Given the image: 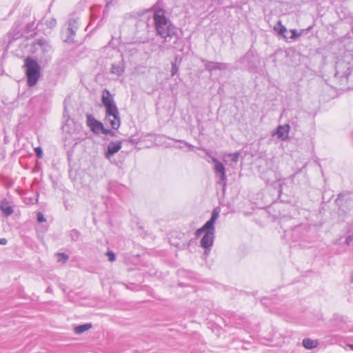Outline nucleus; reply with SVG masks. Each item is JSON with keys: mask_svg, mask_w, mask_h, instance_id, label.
<instances>
[{"mask_svg": "<svg viewBox=\"0 0 353 353\" xmlns=\"http://www.w3.org/2000/svg\"><path fill=\"white\" fill-rule=\"evenodd\" d=\"M152 21L154 23L157 35L163 39V42H170L177 35L176 28L165 16V11L162 8H157L152 14Z\"/></svg>", "mask_w": 353, "mask_h": 353, "instance_id": "1", "label": "nucleus"}, {"mask_svg": "<svg viewBox=\"0 0 353 353\" xmlns=\"http://www.w3.org/2000/svg\"><path fill=\"white\" fill-rule=\"evenodd\" d=\"M124 63L123 60H121L117 63H114L112 64L110 72L117 76H121L124 72Z\"/></svg>", "mask_w": 353, "mask_h": 353, "instance_id": "16", "label": "nucleus"}, {"mask_svg": "<svg viewBox=\"0 0 353 353\" xmlns=\"http://www.w3.org/2000/svg\"><path fill=\"white\" fill-rule=\"evenodd\" d=\"M212 161L214 163V171L216 176L219 177V182H223L224 185L227 181V176L225 174V168L224 165L214 157H211Z\"/></svg>", "mask_w": 353, "mask_h": 353, "instance_id": "6", "label": "nucleus"}, {"mask_svg": "<svg viewBox=\"0 0 353 353\" xmlns=\"http://www.w3.org/2000/svg\"><path fill=\"white\" fill-rule=\"evenodd\" d=\"M239 158V152L230 153L224 156V161L226 163H229L230 165L233 166L236 164Z\"/></svg>", "mask_w": 353, "mask_h": 353, "instance_id": "19", "label": "nucleus"}, {"mask_svg": "<svg viewBox=\"0 0 353 353\" xmlns=\"http://www.w3.org/2000/svg\"><path fill=\"white\" fill-rule=\"evenodd\" d=\"M219 214L218 208H214L212 212L210 219L202 226L205 232L214 233V223L217 219Z\"/></svg>", "mask_w": 353, "mask_h": 353, "instance_id": "10", "label": "nucleus"}, {"mask_svg": "<svg viewBox=\"0 0 353 353\" xmlns=\"http://www.w3.org/2000/svg\"><path fill=\"white\" fill-rule=\"evenodd\" d=\"M27 84L29 87L35 85L40 77L41 66L33 59L27 57L24 61Z\"/></svg>", "mask_w": 353, "mask_h": 353, "instance_id": "3", "label": "nucleus"}, {"mask_svg": "<svg viewBox=\"0 0 353 353\" xmlns=\"http://www.w3.org/2000/svg\"><path fill=\"white\" fill-rule=\"evenodd\" d=\"M91 327H92L91 323H85V324H83V325H79L74 328V332L76 334H82L83 332L88 330L90 328H91Z\"/></svg>", "mask_w": 353, "mask_h": 353, "instance_id": "21", "label": "nucleus"}, {"mask_svg": "<svg viewBox=\"0 0 353 353\" xmlns=\"http://www.w3.org/2000/svg\"><path fill=\"white\" fill-rule=\"evenodd\" d=\"M201 62L204 64L205 70L209 72L214 70H226L228 69V64L226 63L210 61L204 59H201Z\"/></svg>", "mask_w": 353, "mask_h": 353, "instance_id": "8", "label": "nucleus"}, {"mask_svg": "<svg viewBox=\"0 0 353 353\" xmlns=\"http://www.w3.org/2000/svg\"><path fill=\"white\" fill-rule=\"evenodd\" d=\"M86 123L90 130L96 134H101L103 129V123L97 120L92 114L86 115Z\"/></svg>", "mask_w": 353, "mask_h": 353, "instance_id": "7", "label": "nucleus"}, {"mask_svg": "<svg viewBox=\"0 0 353 353\" xmlns=\"http://www.w3.org/2000/svg\"><path fill=\"white\" fill-rule=\"evenodd\" d=\"M160 4H161V0H158V2L157 3L156 6H155V8L160 6Z\"/></svg>", "mask_w": 353, "mask_h": 353, "instance_id": "38", "label": "nucleus"}, {"mask_svg": "<svg viewBox=\"0 0 353 353\" xmlns=\"http://www.w3.org/2000/svg\"><path fill=\"white\" fill-rule=\"evenodd\" d=\"M353 240V234H349L347 237H346V239H345V244L347 245H350V243L351 241Z\"/></svg>", "mask_w": 353, "mask_h": 353, "instance_id": "34", "label": "nucleus"}, {"mask_svg": "<svg viewBox=\"0 0 353 353\" xmlns=\"http://www.w3.org/2000/svg\"><path fill=\"white\" fill-rule=\"evenodd\" d=\"M79 28V22L77 19H70L68 21V28L63 32V41L66 43L74 42V36Z\"/></svg>", "mask_w": 353, "mask_h": 353, "instance_id": "5", "label": "nucleus"}, {"mask_svg": "<svg viewBox=\"0 0 353 353\" xmlns=\"http://www.w3.org/2000/svg\"><path fill=\"white\" fill-rule=\"evenodd\" d=\"M318 342L316 341L312 340L310 339H304L303 340V345L306 349H312L316 347Z\"/></svg>", "mask_w": 353, "mask_h": 353, "instance_id": "20", "label": "nucleus"}, {"mask_svg": "<svg viewBox=\"0 0 353 353\" xmlns=\"http://www.w3.org/2000/svg\"><path fill=\"white\" fill-rule=\"evenodd\" d=\"M203 232H205V230L203 229V228L201 227V228L196 230V231L195 232V236L196 237H199V236H201Z\"/></svg>", "mask_w": 353, "mask_h": 353, "instance_id": "35", "label": "nucleus"}, {"mask_svg": "<svg viewBox=\"0 0 353 353\" xmlns=\"http://www.w3.org/2000/svg\"><path fill=\"white\" fill-rule=\"evenodd\" d=\"M101 134H105V135H110L112 137L114 136L115 133L112 131L111 130L106 129L103 127V129L102 130Z\"/></svg>", "mask_w": 353, "mask_h": 353, "instance_id": "28", "label": "nucleus"}, {"mask_svg": "<svg viewBox=\"0 0 353 353\" xmlns=\"http://www.w3.org/2000/svg\"><path fill=\"white\" fill-rule=\"evenodd\" d=\"M35 44L40 47L41 50L47 57H50L49 53L51 52V46L44 39H38Z\"/></svg>", "mask_w": 353, "mask_h": 353, "instance_id": "17", "label": "nucleus"}, {"mask_svg": "<svg viewBox=\"0 0 353 353\" xmlns=\"http://www.w3.org/2000/svg\"><path fill=\"white\" fill-rule=\"evenodd\" d=\"M106 254L108 257V260L110 262L115 261V259H116L115 254L112 251H108Z\"/></svg>", "mask_w": 353, "mask_h": 353, "instance_id": "30", "label": "nucleus"}, {"mask_svg": "<svg viewBox=\"0 0 353 353\" xmlns=\"http://www.w3.org/2000/svg\"><path fill=\"white\" fill-rule=\"evenodd\" d=\"M178 70H179V68L176 65V63L175 62L172 63L171 75L174 76V74H176L178 72Z\"/></svg>", "mask_w": 353, "mask_h": 353, "instance_id": "29", "label": "nucleus"}, {"mask_svg": "<svg viewBox=\"0 0 353 353\" xmlns=\"http://www.w3.org/2000/svg\"><path fill=\"white\" fill-rule=\"evenodd\" d=\"M57 256L59 262L65 263L69 259L68 255L65 253H58Z\"/></svg>", "mask_w": 353, "mask_h": 353, "instance_id": "24", "label": "nucleus"}, {"mask_svg": "<svg viewBox=\"0 0 353 353\" xmlns=\"http://www.w3.org/2000/svg\"><path fill=\"white\" fill-rule=\"evenodd\" d=\"M214 239V232H205L201 240V246L205 249V253L208 254V252L213 245Z\"/></svg>", "mask_w": 353, "mask_h": 353, "instance_id": "11", "label": "nucleus"}, {"mask_svg": "<svg viewBox=\"0 0 353 353\" xmlns=\"http://www.w3.org/2000/svg\"><path fill=\"white\" fill-rule=\"evenodd\" d=\"M69 236L72 241H77L80 236V232L77 230H72L69 232Z\"/></svg>", "mask_w": 353, "mask_h": 353, "instance_id": "22", "label": "nucleus"}, {"mask_svg": "<svg viewBox=\"0 0 353 353\" xmlns=\"http://www.w3.org/2000/svg\"><path fill=\"white\" fill-rule=\"evenodd\" d=\"M101 101L105 108V119L110 123L112 129H119L121 125L119 112L114 101V96L108 89L103 90Z\"/></svg>", "mask_w": 353, "mask_h": 353, "instance_id": "2", "label": "nucleus"}, {"mask_svg": "<svg viewBox=\"0 0 353 353\" xmlns=\"http://www.w3.org/2000/svg\"><path fill=\"white\" fill-rule=\"evenodd\" d=\"M34 152H35V154L36 156L41 159L43 157V150L41 147H37L34 148Z\"/></svg>", "mask_w": 353, "mask_h": 353, "instance_id": "27", "label": "nucleus"}, {"mask_svg": "<svg viewBox=\"0 0 353 353\" xmlns=\"http://www.w3.org/2000/svg\"><path fill=\"white\" fill-rule=\"evenodd\" d=\"M291 36L289 39L294 40L302 34V32L298 33L295 29L290 30Z\"/></svg>", "mask_w": 353, "mask_h": 353, "instance_id": "25", "label": "nucleus"}, {"mask_svg": "<svg viewBox=\"0 0 353 353\" xmlns=\"http://www.w3.org/2000/svg\"><path fill=\"white\" fill-rule=\"evenodd\" d=\"M290 130V126L289 124L280 125L277 127L274 134H276L279 139L285 141L289 137Z\"/></svg>", "mask_w": 353, "mask_h": 353, "instance_id": "14", "label": "nucleus"}, {"mask_svg": "<svg viewBox=\"0 0 353 353\" xmlns=\"http://www.w3.org/2000/svg\"><path fill=\"white\" fill-rule=\"evenodd\" d=\"M350 281L353 283V272L352 273Z\"/></svg>", "mask_w": 353, "mask_h": 353, "instance_id": "39", "label": "nucleus"}, {"mask_svg": "<svg viewBox=\"0 0 353 353\" xmlns=\"http://www.w3.org/2000/svg\"><path fill=\"white\" fill-rule=\"evenodd\" d=\"M152 13L149 11L142 13L136 23L137 29L143 28L148 30L150 27Z\"/></svg>", "mask_w": 353, "mask_h": 353, "instance_id": "9", "label": "nucleus"}, {"mask_svg": "<svg viewBox=\"0 0 353 353\" xmlns=\"http://www.w3.org/2000/svg\"><path fill=\"white\" fill-rule=\"evenodd\" d=\"M178 142H180V143H183L184 145H185L186 146H188L190 149L192 150L194 148V146L192 145H191L190 143L186 142L185 141H183V140H178L177 141Z\"/></svg>", "mask_w": 353, "mask_h": 353, "instance_id": "36", "label": "nucleus"}, {"mask_svg": "<svg viewBox=\"0 0 353 353\" xmlns=\"http://www.w3.org/2000/svg\"><path fill=\"white\" fill-rule=\"evenodd\" d=\"M47 26H49L50 28H53L56 26L57 24V21L55 19H51L49 21H47V23H46Z\"/></svg>", "mask_w": 353, "mask_h": 353, "instance_id": "32", "label": "nucleus"}, {"mask_svg": "<svg viewBox=\"0 0 353 353\" xmlns=\"http://www.w3.org/2000/svg\"><path fill=\"white\" fill-rule=\"evenodd\" d=\"M34 23L32 22V23H28V24H26V31L25 32L26 33H29V32H31L34 30Z\"/></svg>", "mask_w": 353, "mask_h": 353, "instance_id": "26", "label": "nucleus"}, {"mask_svg": "<svg viewBox=\"0 0 353 353\" xmlns=\"http://www.w3.org/2000/svg\"><path fill=\"white\" fill-rule=\"evenodd\" d=\"M346 230L348 234H353V222L347 223V225L346 226Z\"/></svg>", "mask_w": 353, "mask_h": 353, "instance_id": "31", "label": "nucleus"}, {"mask_svg": "<svg viewBox=\"0 0 353 353\" xmlns=\"http://www.w3.org/2000/svg\"><path fill=\"white\" fill-rule=\"evenodd\" d=\"M37 221L39 223L46 221V218L44 217L43 214L40 212L37 213Z\"/></svg>", "mask_w": 353, "mask_h": 353, "instance_id": "33", "label": "nucleus"}, {"mask_svg": "<svg viewBox=\"0 0 353 353\" xmlns=\"http://www.w3.org/2000/svg\"><path fill=\"white\" fill-rule=\"evenodd\" d=\"M342 65L341 64L336 65L334 78L339 79L341 82V85H347V88H353V69L347 68L346 70L341 73L339 71Z\"/></svg>", "mask_w": 353, "mask_h": 353, "instance_id": "4", "label": "nucleus"}, {"mask_svg": "<svg viewBox=\"0 0 353 353\" xmlns=\"http://www.w3.org/2000/svg\"><path fill=\"white\" fill-rule=\"evenodd\" d=\"M7 239L5 238L0 239V245H4L7 244Z\"/></svg>", "mask_w": 353, "mask_h": 353, "instance_id": "37", "label": "nucleus"}, {"mask_svg": "<svg viewBox=\"0 0 353 353\" xmlns=\"http://www.w3.org/2000/svg\"><path fill=\"white\" fill-rule=\"evenodd\" d=\"M0 210L3 212V214L6 216H10L14 212L13 208L6 199H3L2 201H1Z\"/></svg>", "mask_w": 353, "mask_h": 353, "instance_id": "18", "label": "nucleus"}, {"mask_svg": "<svg viewBox=\"0 0 353 353\" xmlns=\"http://www.w3.org/2000/svg\"><path fill=\"white\" fill-rule=\"evenodd\" d=\"M253 57L254 54L252 51L249 50L239 59V62L243 64L245 68H250L252 67Z\"/></svg>", "mask_w": 353, "mask_h": 353, "instance_id": "15", "label": "nucleus"}, {"mask_svg": "<svg viewBox=\"0 0 353 353\" xmlns=\"http://www.w3.org/2000/svg\"><path fill=\"white\" fill-rule=\"evenodd\" d=\"M122 147L121 141H111L107 148V150L105 152V157L108 160H110L111 158L118 152Z\"/></svg>", "mask_w": 353, "mask_h": 353, "instance_id": "13", "label": "nucleus"}, {"mask_svg": "<svg viewBox=\"0 0 353 353\" xmlns=\"http://www.w3.org/2000/svg\"><path fill=\"white\" fill-rule=\"evenodd\" d=\"M350 347L353 350V345H351Z\"/></svg>", "mask_w": 353, "mask_h": 353, "instance_id": "41", "label": "nucleus"}, {"mask_svg": "<svg viewBox=\"0 0 353 353\" xmlns=\"http://www.w3.org/2000/svg\"><path fill=\"white\" fill-rule=\"evenodd\" d=\"M278 25L279 26V28L277 29L276 27H274V30H276L278 32V33L283 36L284 38H288L285 34L284 33L287 31V29L286 28L282 25L281 23V21H279L278 22Z\"/></svg>", "mask_w": 353, "mask_h": 353, "instance_id": "23", "label": "nucleus"}, {"mask_svg": "<svg viewBox=\"0 0 353 353\" xmlns=\"http://www.w3.org/2000/svg\"><path fill=\"white\" fill-rule=\"evenodd\" d=\"M110 4V2H108L106 3L105 8H108L109 7Z\"/></svg>", "mask_w": 353, "mask_h": 353, "instance_id": "40", "label": "nucleus"}, {"mask_svg": "<svg viewBox=\"0 0 353 353\" xmlns=\"http://www.w3.org/2000/svg\"><path fill=\"white\" fill-rule=\"evenodd\" d=\"M22 28L21 24L18 22H15L14 26L12 30L8 32V37L10 39L8 41V45L11 43L12 41H15L21 37L24 36L25 32H21Z\"/></svg>", "mask_w": 353, "mask_h": 353, "instance_id": "12", "label": "nucleus"}]
</instances>
